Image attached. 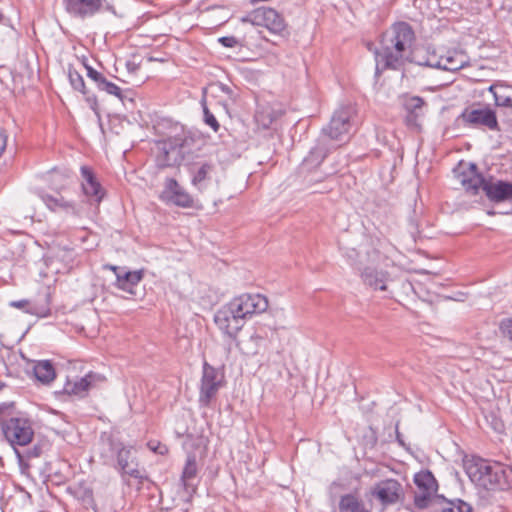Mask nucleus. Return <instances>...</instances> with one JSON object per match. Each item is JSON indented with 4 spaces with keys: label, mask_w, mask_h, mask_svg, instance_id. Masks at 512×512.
Here are the masks:
<instances>
[{
    "label": "nucleus",
    "mask_w": 512,
    "mask_h": 512,
    "mask_svg": "<svg viewBox=\"0 0 512 512\" xmlns=\"http://www.w3.org/2000/svg\"><path fill=\"white\" fill-rule=\"evenodd\" d=\"M222 90H223V91H225V92H228V91H229V87H225V86H223V87H222Z\"/></svg>",
    "instance_id": "37998d69"
},
{
    "label": "nucleus",
    "mask_w": 512,
    "mask_h": 512,
    "mask_svg": "<svg viewBox=\"0 0 512 512\" xmlns=\"http://www.w3.org/2000/svg\"><path fill=\"white\" fill-rule=\"evenodd\" d=\"M203 113H204V122L210 126L214 132H217L220 128V125L217 121V119L215 118V116L213 115V113H211L209 111V109L207 108L206 105H203Z\"/></svg>",
    "instance_id": "c9c22d12"
},
{
    "label": "nucleus",
    "mask_w": 512,
    "mask_h": 512,
    "mask_svg": "<svg viewBox=\"0 0 512 512\" xmlns=\"http://www.w3.org/2000/svg\"><path fill=\"white\" fill-rule=\"evenodd\" d=\"M353 114L352 107L346 106L336 110L329 125L322 129L321 137H326V141H345L348 138L351 129L350 119Z\"/></svg>",
    "instance_id": "0eeeda50"
},
{
    "label": "nucleus",
    "mask_w": 512,
    "mask_h": 512,
    "mask_svg": "<svg viewBox=\"0 0 512 512\" xmlns=\"http://www.w3.org/2000/svg\"><path fill=\"white\" fill-rule=\"evenodd\" d=\"M414 39V31L408 23H395L383 34L381 48L375 52L376 70L397 69L406 61H413Z\"/></svg>",
    "instance_id": "f257e3e1"
},
{
    "label": "nucleus",
    "mask_w": 512,
    "mask_h": 512,
    "mask_svg": "<svg viewBox=\"0 0 512 512\" xmlns=\"http://www.w3.org/2000/svg\"><path fill=\"white\" fill-rule=\"evenodd\" d=\"M41 199L52 211H56L58 209L68 210L74 208L73 205L66 201L62 196L55 197L49 194H43L41 195Z\"/></svg>",
    "instance_id": "bb28decb"
},
{
    "label": "nucleus",
    "mask_w": 512,
    "mask_h": 512,
    "mask_svg": "<svg viewBox=\"0 0 512 512\" xmlns=\"http://www.w3.org/2000/svg\"><path fill=\"white\" fill-rule=\"evenodd\" d=\"M371 494L382 505L396 504L404 498V487L396 479H385L375 484Z\"/></svg>",
    "instance_id": "9d476101"
},
{
    "label": "nucleus",
    "mask_w": 512,
    "mask_h": 512,
    "mask_svg": "<svg viewBox=\"0 0 512 512\" xmlns=\"http://www.w3.org/2000/svg\"><path fill=\"white\" fill-rule=\"evenodd\" d=\"M10 306L17 308V309H22V310H24V312L31 314V315H40L41 314L38 307L26 299L11 301Z\"/></svg>",
    "instance_id": "2f4dec72"
},
{
    "label": "nucleus",
    "mask_w": 512,
    "mask_h": 512,
    "mask_svg": "<svg viewBox=\"0 0 512 512\" xmlns=\"http://www.w3.org/2000/svg\"><path fill=\"white\" fill-rule=\"evenodd\" d=\"M363 281L374 289L386 290V273L367 267L361 273Z\"/></svg>",
    "instance_id": "412c9836"
},
{
    "label": "nucleus",
    "mask_w": 512,
    "mask_h": 512,
    "mask_svg": "<svg viewBox=\"0 0 512 512\" xmlns=\"http://www.w3.org/2000/svg\"><path fill=\"white\" fill-rule=\"evenodd\" d=\"M198 472V466L196 457L193 454H189L186 459L185 466L182 471L181 481L185 489H189L192 484L191 481L196 477Z\"/></svg>",
    "instance_id": "a878e982"
},
{
    "label": "nucleus",
    "mask_w": 512,
    "mask_h": 512,
    "mask_svg": "<svg viewBox=\"0 0 512 512\" xmlns=\"http://www.w3.org/2000/svg\"><path fill=\"white\" fill-rule=\"evenodd\" d=\"M335 147L336 145L326 141V137L320 136L316 146L310 150L308 156L304 159V163L310 167L318 166L324 160L329 150Z\"/></svg>",
    "instance_id": "6ab92c4d"
},
{
    "label": "nucleus",
    "mask_w": 512,
    "mask_h": 512,
    "mask_svg": "<svg viewBox=\"0 0 512 512\" xmlns=\"http://www.w3.org/2000/svg\"><path fill=\"white\" fill-rule=\"evenodd\" d=\"M5 387V383L0 380V391Z\"/></svg>",
    "instance_id": "79ce46f5"
},
{
    "label": "nucleus",
    "mask_w": 512,
    "mask_h": 512,
    "mask_svg": "<svg viewBox=\"0 0 512 512\" xmlns=\"http://www.w3.org/2000/svg\"><path fill=\"white\" fill-rule=\"evenodd\" d=\"M418 64L447 71H457L465 66L466 57L462 53L448 52L446 55H442L439 58L433 56L428 58L425 62H418Z\"/></svg>",
    "instance_id": "ddd939ff"
},
{
    "label": "nucleus",
    "mask_w": 512,
    "mask_h": 512,
    "mask_svg": "<svg viewBox=\"0 0 512 512\" xmlns=\"http://www.w3.org/2000/svg\"><path fill=\"white\" fill-rule=\"evenodd\" d=\"M500 330L512 340V318L503 320L500 324Z\"/></svg>",
    "instance_id": "4c0bfd02"
},
{
    "label": "nucleus",
    "mask_w": 512,
    "mask_h": 512,
    "mask_svg": "<svg viewBox=\"0 0 512 512\" xmlns=\"http://www.w3.org/2000/svg\"><path fill=\"white\" fill-rule=\"evenodd\" d=\"M219 42L225 46V47H229V48H232L234 46H236L237 44V40L235 37H221L219 39Z\"/></svg>",
    "instance_id": "58836bf2"
},
{
    "label": "nucleus",
    "mask_w": 512,
    "mask_h": 512,
    "mask_svg": "<svg viewBox=\"0 0 512 512\" xmlns=\"http://www.w3.org/2000/svg\"><path fill=\"white\" fill-rule=\"evenodd\" d=\"M241 318L246 322L254 315L261 314L268 309V299L261 294L245 293L229 301Z\"/></svg>",
    "instance_id": "1a4fd4ad"
},
{
    "label": "nucleus",
    "mask_w": 512,
    "mask_h": 512,
    "mask_svg": "<svg viewBox=\"0 0 512 512\" xmlns=\"http://www.w3.org/2000/svg\"><path fill=\"white\" fill-rule=\"evenodd\" d=\"M488 91L493 94L497 106L512 107L511 85L503 81H497L489 86Z\"/></svg>",
    "instance_id": "aec40b11"
},
{
    "label": "nucleus",
    "mask_w": 512,
    "mask_h": 512,
    "mask_svg": "<svg viewBox=\"0 0 512 512\" xmlns=\"http://www.w3.org/2000/svg\"><path fill=\"white\" fill-rule=\"evenodd\" d=\"M464 468L472 482L486 489L504 490L512 483V469L498 462L472 457L464 460Z\"/></svg>",
    "instance_id": "f03ea898"
},
{
    "label": "nucleus",
    "mask_w": 512,
    "mask_h": 512,
    "mask_svg": "<svg viewBox=\"0 0 512 512\" xmlns=\"http://www.w3.org/2000/svg\"><path fill=\"white\" fill-rule=\"evenodd\" d=\"M117 462L123 472L130 475L134 474V469L130 468L132 462L131 448H121L117 454Z\"/></svg>",
    "instance_id": "cd10ccee"
},
{
    "label": "nucleus",
    "mask_w": 512,
    "mask_h": 512,
    "mask_svg": "<svg viewBox=\"0 0 512 512\" xmlns=\"http://www.w3.org/2000/svg\"><path fill=\"white\" fill-rule=\"evenodd\" d=\"M220 387L221 377L217 370L205 362L203 365L200 384L199 403L202 406H209L211 400L216 396Z\"/></svg>",
    "instance_id": "9b49d317"
},
{
    "label": "nucleus",
    "mask_w": 512,
    "mask_h": 512,
    "mask_svg": "<svg viewBox=\"0 0 512 512\" xmlns=\"http://www.w3.org/2000/svg\"><path fill=\"white\" fill-rule=\"evenodd\" d=\"M6 145H7V135L3 131H0V156L5 151Z\"/></svg>",
    "instance_id": "a19ab883"
},
{
    "label": "nucleus",
    "mask_w": 512,
    "mask_h": 512,
    "mask_svg": "<svg viewBox=\"0 0 512 512\" xmlns=\"http://www.w3.org/2000/svg\"><path fill=\"white\" fill-rule=\"evenodd\" d=\"M33 372L36 379L43 384H49L56 376L54 367L48 360L38 361L34 365Z\"/></svg>",
    "instance_id": "4be33fe9"
},
{
    "label": "nucleus",
    "mask_w": 512,
    "mask_h": 512,
    "mask_svg": "<svg viewBox=\"0 0 512 512\" xmlns=\"http://www.w3.org/2000/svg\"><path fill=\"white\" fill-rule=\"evenodd\" d=\"M87 76L93 80L97 86L100 85V83L104 80V76L103 74H101L100 72L96 71L95 69H93L92 67H89L87 66Z\"/></svg>",
    "instance_id": "e433bc0d"
},
{
    "label": "nucleus",
    "mask_w": 512,
    "mask_h": 512,
    "mask_svg": "<svg viewBox=\"0 0 512 512\" xmlns=\"http://www.w3.org/2000/svg\"><path fill=\"white\" fill-rule=\"evenodd\" d=\"M441 512H472V508L468 503L457 499L447 502V506L443 507Z\"/></svg>",
    "instance_id": "7c9ffc66"
},
{
    "label": "nucleus",
    "mask_w": 512,
    "mask_h": 512,
    "mask_svg": "<svg viewBox=\"0 0 512 512\" xmlns=\"http://www.w3.org/2000/svg\"><path fill=\"white\" fill-rule=\"evenodd\" d=\"M102 377L96 373H88L82 378L76 380H68L64 385V392L69 395L84 396L87 391Z\"/></svg>",
    "instance_id": "a211bd4d"
},
{
    "label": "nucleus",
    "mask_w": 512,
    "mask_h": 512,
    "mask_svg": "<svg viewBox=\"0 0 512 512\" xmlns=\"http://www.w3.org/2000/svg\"><path fill=\"white\" fill-rule=\"evenodd\" d=\"M63 2L70 15L82 19L93 16L102 6V0H64Z\"/></svg>",
    "instance_id": "dca6fc26"
},
{
    "label": "nucleus",
    "mask_w": 512,
    "mask_h": 512,
    "mask_svg": "<svg viewBox=\"0 0 512 512\" xmlns=\"http://www.w3.org/2000/svg\"><path fill=\"white\" fill-rule=\"evenodd\" d=\"M435 494L436 493H428L426 490L418 489L414 496L415 505L420 509L427 508L435 497Z\"/></svg>",
    "instance_id": "c756f323"
},
{
    "label": "nucleus",
    "mask_w": 512,
    "mask_h": 512,
    "mask_svg": "<svg viewBox=\"0 0 512 512\" xmlns=\"http://www.w3.org/2000/svg\"><path fill=\"white\" fill-rule=\"evenodd\" d=\"M98 88L102 91H105L106 93L116 96L121 99L122 93L120 87H118L116 84L108 81L106 78L100 83Z\"/></svg>",
    "instance_id": "f704fd0d"
},
{
    "label": "nucleus",
    "mask_w": 512,
    "mask_h": 512,
    "mask_svg": "<svg viewBox=\"0 0 512 512\" xmlns=\"http://www.w3.org/2000/svg\"><path fill=\"white\" fill-rule=\"evenodd\" d=\"M405 108L411 113L417 114V111L420 110L424 105V100L418 96L408 97L405 100Z\"/></svg>",
    "instance_id": "72a5a7b5"
},
{
    "label": "nucleus",
    "mask_w": 512,
    "mask_h": 512,
    "mask_svg": "<svg viewBox=\"0 0 512 512\" xmlns=\"http://www.w3.org/2000/svg\"><path fill=\"white\" fill-rule=\"evenodd\" d=\"M266 344V336L260 332L253 333L249 339L245 340L241 344V350L249 356H253L259 353L260 349Z\"/></svg>",
    "instance_id": "5701e85b"
},
{
    "label": "nucleus",
    "mask_w": 512,
    "mask_h": 512,
    "mask_svg": "<svg viewBox=\"0 0 512 512\" xmlns=\"http://www.w3.org/2000/svg\"><path fill=\"white\" fill-rule=\"evenodd\" d=\"M148 447L156 452V453H159L161 455L165 454L167 452V447L165 445H161V444H157L155 445L154 442H149L148 443Z\"/></svg>",
    "instance_id": "ea45409f"
},
{
    "label": "nucleus",
    "mask_w": 512,
    "mask_h": 512,
    "mask_svg": "<svg viewBox=\"0 0 512 512\" xmlns=\"http://www.w3.org/2000/svg\"><path fill=\"white\" fill-rule=\"evenodd\" d=\"M1 429L5 439L15 448L26 446L34 438L32 422L23 417H11L1 421Z\"/></svg>",
    "instance_id": "39448f33"
},
{
    "label": "nucleus",
    "mask_w": 512,
    "mask_h": 512,
    "mask_svg": "<svg viewBox=\"0 0 512 512\" xmlns=\"http://www.w3.org/2000/svg\"><path fill=\"white\" fill-rule=\"evenodd\" d=\"M465 125L473 128H484L491 131L499 130L496 113L488 106L473 105L464 109L460 115Z\"/></svg>",
    "instance_id": "423d86ee"
},
{
    "label": "nucleus",
    "mask_w": 512,
    "mask_h": 512,
    "mask_svg": "<svg viewBox=\"0 0 512 512\" xmlns=\"http://www.w3.org/2000/svg\"><path fill=\"white\" fill-rule=\"evenodd\" d=\"M212 171V166L210 164H203L194 174L192 178V183L194 186L202 189L204 187V182L208 178L209 174Z\"/></svg>",
    "instance_id": "c85d7f7f"
},
{
    "label": "nucleus",
    "mask_w": 512,
    "mask_h": 512,
    "mask_svg": "<svg viewBox=\"0 0 512 512\" xmlns=\"http://www.w3.org/2000/svg\"><path fill=\"white\" fill-rule=\"evenodd\" d=\"M414 482L419 490H426L428 493L437 492V482L430 471H421L414 477Z\"/></svg>",
    "instance_id": "393cba45"
},
{
    "label": "nucleus",
    "mask_w": 512,
    "mask_h": 512,
    "mask_svg": "<svg viewBox=\"0 0 512 512\" xmlns=\"http://www.w3.org/2000/svg\"><path fill=\"white\" fill-rule=\"evenodd\" d=\"M161 198L183 208L191 207L193 203L192 197L174 179L166 180Z\"/></svg>",
    "instance_id": "4468645a"
},
{
    "label": "nucleus",
    "mask_w": 512,
    "mask_h": 512,
    "mask_svg": "<svg viewBox=\"0 0 512 512\" xmlns=\"http://www.w3.org/2000/svg\"><path fill=\"white\" fill-rule=\"evenodd\" d=\"M68 78H69L71 86L75 90H77L83 94L86 93L84 79L80 73H78L76 70L70 69L68 72Z\"/></svg>",
    "instance_id": "473e14b6"
},
{
    "label": "nucleus",
    "mask_w": 512,
    "mask_h": 512,
    "mask_svg": "<svg viewBox=\"0 0 512 512\" xmlns=\"http://www.w3.org/2000/svg\"><path fill=\"white\" fill-rule=\"evenodd\" d=\"M214 322L218 329L231 340L237 338L238 333L245 324V321L230 302L222 306L215 313Z\"/></svg>",
    "instance_id": "6e6552de"
},
{
    "label": "nucleus",
    "mask_w": 512,
    "mask_h": 512,
    "mask_svg": "<svg viewBox=\"0 0 512 512\" xmlns=\"http://www.w3.org/2000/svg\"><path fill=\"white\" fill-rule=\"evenodd\" d=\"M193 139L177 135L158 144L157 164L160 167L178 166L192 152Z\"/></svg>",
    "instance_id": "20e7f679"
},
{
    "label": "nucleus",
    "mask_w": 512,
    "mask_h": 512,
    "mask_svg": "<svg viewBox=\"0 0 512 512\" xmlns=\"http://www.w3.org/2000/svg\"><path fill=\"white\" fill-rule=\"evenodd\" d=\"M243 21H250L255 25H262L274 34H282L286 24L282 16L272 8H259Z\"/></svg>",
    "instance_id": "f8f14e48"
},
{
    "label": "nucleus",
    "mask_w": 512,
    "mask_h": 512,
    "mask_svg": "<svg viewBox=\"0 0 512 512\" xmlns=\"http://www.w3.org/2000/svg\"><path fill=\"white\" fill-rule=\"evenodd\" d=\"M105 268L112 270L116 275V286L130 294H133V288L142 280L143 274L141 271H124L123 269L114 266L106 265Z\"/></svg>",
    "instance_id": "f3484780"
},
{
    "label": "nucleus",
    "mask_w": 512,
    "mask_h": 512,
    "mask_svg": "<svg viewBox=\"0 0 512 512\" xmlns=\"http://www.w3.org/2000/svg\"><path fill=\"white\" fill-rule=\"evenodd\" d=\"M339 512H370L365 508L364 503L355 495L347 494L341 497Z\"/></svg>",
    "instance_id": "b1692460"
},
{
    "label": "nucleus",
    "mask_w": 512,
    "mask_h": 512,
    "mask_svg": "<svg viewBox=\"0 0 512 512\" xmlns=\"http://www.w3.org/2000/svg\"><path fill=\"white\" fill-rule=\"evenodd\" d=\"M458 179L465 191L472 195L482 190L491 202L501 203L512 200L511 182L493 178L485 179L477 172L475 164H469L467 171L461 172Z\"/></svg>",
    "instance_id": "7ed1b4c3"
},
{
    "label": "nucleus",
    "mask_w": 512,
    "mask_h": 512,
    "mask_svg": "<svg viewBox=\"0 0 512 512\" xmlns=\"http://www.w3.org/2000/svg\"><path fill=\"white\" fill-rule=\"evenodd\" d=\"M80 171L82 176V190L84 194L89 197L91 201L100 203L105 196V190L89 167L82 166Z\"/></svg>",
    "instance_id": "2eb2a0df"
}]
</instances>
